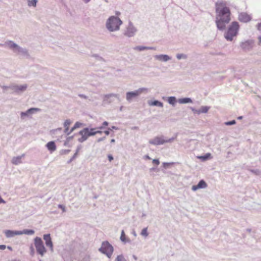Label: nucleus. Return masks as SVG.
Instances as JSON below:
<instances>
[{"label":"nucleus","instance_id":"nucleus-1","mask_svg":"<svg viewBox=\"0 0 261 261\" xmlns=\"http://www.w3.org/2000/svg\"><path fill=\"white\" fill-rule=\"evenodd\" d=\"M215 10L217 28L220 31H224L231 20L230 9L227 6L225 1H218L215 3Z\"/></svg>","mask_w":261,"mask_h":261},{"label":"nucleus","instance_id":"nucleus-2","mask_svg":"<svg viewBox=\"0 0 261 261\" xmlns=\"http://www.w3.org/2000/svg\"><path fill=\"white\" fill-rule=\"evenodd\" d=\"M122 24V21L119 17L112 16L107 20L106 27L110 32H114L118 31Z\"/></svg>","mask_w":261,"mask_h":261},{"label":"nucleus","instance_id":"nucleus-3","mask_svg":"<svg viewBox=\"0 0 261 261\" xmlns=\"http://www.w3.org/2000/svg\"><path fill=\"white\" fill-rule=\"evenodd\" d=\"M240 25L237 21H233L229 25L227 31L224 33V38L227 41H231L234 37L237 36Z\"/></svg>","mask_w":261,"mask_h":261},{"label":"nucleus","instance_id":"nucleus-4","mask_svg":"<svg viewBox=\"0 0 261 261\" xmlns=\"http://www.w3.org/2000/svg\"><path fill=\"white\" fill-rule=\"evenodd\" d=\"M177 135H176L175 137L167 139L163 135L158 136L154 137L153 139H150L149 140V143L155 146L161 145L167 143H170L175 139Z\"/></svg>","mask_w":261,"mask_h":261},{"label":"nucleus","instance_id":"nucleus-5","mask_svg":"<svg viewBox=\"0 0 261 261\" xmlns=\"http://www.w3.org/2000/svg\"><path fill=\"white\" fill-rule=\"evenodd\" d=\"M98 251L111 258L114 252V247L108 241H106L102 242Z\"/></svg>","mask_w":261,"mask_h":261},{"label":"nucleus","instance_id":"nucleus-6","mask_svg":"<svg viewBox=\"0 0 261 261\" xmlns=\"http://www.w3.org/2000/svg\"><path fill=\"white\" fill-rule=\"evenodd\" d=\"M143 92H147L148 89L146 88H141L134 91L128 92L126 93V99L129 102H130L133 99L137 97Z\"/></svg>","mask_w":261,"mask_h":261},{"label":"nucleus","instance_id":"nucleus-7","mask_svg":"<svg viewBox=\"0 0 261 261\" xmlns=\"http://www.w3.org/2000/svg\"><path fill=\"white\" fill-rule=\"evenodd\" d=\"M34 244L37 252L43 256L44 253L46 252V249L41 238L36 237L34 240Z\"/></svg>","mask_w":261,"mask_h":261},{"label":"nucleus","instance_id":"nucleus-8","mask_svg":"<svg viewBox=\"0 0 261 261\" xmlns=\"http://www.w3.org/2000/svg\"><path fill=\"white\" fill-rule=\"evenodd\" d=\"M94 135V128L85 127L83 128V142L86 141L89 137Z\"/></svg>","mask_w":261,"mask_h":261},{"label":"nucleus","instance_id":"nucleus-9","mask_svg":"<svg viewBox=\"0 0 261 261\" xmlns=\"http://www.w3.org/2000/svg\"><path fill=\"white\" fill-rule=\"evenodd\" d=\"M254 45V41L253 40H248L241 44V47L245 51L251 50Z\"/></svg>","mask_w":261,"mask_h":261},{"label":"nucleus","instance_id":"nucleus-10","mask_svg":"<svg viewBox=\"0 0 261 261\" xmlns=\"http://www.w3.org/2000/svg\"><path fill=\"white\" fill-rule=\"evenodd\" d=\"M137 32V29L134 26L132 22H129L126 30L124 33V35L131 37L135 35Z\"/></svg>","mask_w":261,"mask_h":261},{"label":"nucleus","instance_id":"nucleus-11","mask_svg":"<svg viewBox=\"0 0 261 261\" xmlns=\"http://www.w3.org/2000/svg\"><path fill=\"white\" fill-rule=\"evenodd\" d=\"M191 110L194 114L199 115L201 113H206L210 110V107L208 106H202L199 109H196L193 107H191Z\"/></svg>","mask_w":261,"mask_h":261},{"label":"nucleus","instance_id":"nucleus-12","mask_svg":"<svg viewBox=\"0 0 261 261\" xmlns=\"http://www.w3.org/2000/svg\"><path fill=\"white\" fill-rule=\"evenodd\" d=\"M238 19L241 22H248L251 20V17L247 13L242 12L239 14Z\"/></svg>","mask_w":261,"mask_h":261},{"label":"nucleus","instance_id":"nucleus-13","mask_svg":"<svg viewBox=\"0 0 261 261\" xmlns=\"http://www.w3.org/2000/svg\"><path fill=\"white\" fill-rule=\"evenodd\" d=\"M206 187L207 184L205 181L204 180L201 179L199 181L197 185H194L192 187V190L194 191H195L199 189L205 188Z\"/></svg>","mask_w":261,"mask_h":261},{"label":"nucleus","instance_id":"nucleus-14","mask_svg":"<svg viewBox=\"0 0 261 261\" xmlns=\"http://www.w3.org/2000/svg\"><path fill=\"white\" fill-rule=\"evenodd\" d=\"M43 239L45 241V244L46 246L50 248L51 251L53 250V244L51 240V238L49 234H44L43 236Z\"/></svg>","mask_w":261,"mask_h":261},{"label":"nucleus","instance_id":"nucleus-15","mask_svg":"<svg viewBox=\"0 0 261 261\" xmlns=\"http://www.w3.org/2000/svg\"><path fill=\"white\" fill-rule=\"evenodd\" d=\"M154 58L162 62H167L171 59V57L167 55H158L154 56Z\"/></svg>","mask_w":261,"mask_h":261},{"label":"nucleus","instance_id":"nucleus-16","mask_svg":"<svg viewBox=\"0 0 261 261\" xmlns=\"http://www.w3.org/2000/svg\"><path fill=\"white\" fill-rule=\"evenodd\" d=\"M46 146L47 148L48 149V150L51 153H52L53 152L55 151L57 148L56 145L54 141H50V142H48L46 144Z\"/></svg>","mask_w":261,"mask_h":261},{"label":"nucleus","instance_id":"nucleus-17","mask_svg":"<svg viewBox=\"0 0 261 261\" xmlns=\"http://www.w3.org/2000/svg\"><path fill=\"white\" fill-rule=\"evenodd\" d=\"M5 233L7 238L13 237L15 235L22 234L21 231H13L10 230H6Z\"/></svg>","mask_w":261,"mask_h":261},{"label":"nucleus","instance_id":"nucleus-18","mask_svg":"<svg viewBox=\"0 0 261 261\" xmlns=\"http://www.w3.org/2000/svg\"><path fill=\"white\" fill-rule=\"evenodd\" d=\"M148 105L150 106H157L159 107H163V103L158 100H154L153 101H148Z\"/></svg>","mask_w":261,"mask_h":261},{"label":"nucleus","instance_id":"nucleus-19","mask_svg":"<svg viewBox=\"0 0 261 261\" xmlns=\"http://www.w3.org/2000/svg\"><path fill=\"white\" fill-rule=\"evenodd\" d=\"M178 102L181 104L188 103L192 102V100L191 98H190L185 97V98H182L178 99Z\"/></svg>","mask_w":261,"mask_h":261},{"label":"nucleus","instance_id":"nucleus-20","mask_svg":"<svg viewBox=\"0 0 261 261\" xmlns=\"http://www.w3.org/2000/svg\"><path fill=\"white\" fill-rule=\"evenodd\" d=\"M12 163L14 165H18L21 163V156L14 157L12 160Z\"/></svg>","mask_w":261,"mask_h":261},{"label":"nucleus","instance_id":"nucleus-21","mask_svg":"<svg viewBox=\"0 0 261 261\" xmlns=\"http://www.w3.org/2000/svg\"><path fill=\"white\" fill-rule=\"evenodd\" d=\"M167 101L169 104L174 106L176 102V98L174 96H170L168 98Z\"/></svg>","mask_w":261,"mask_h":261},{"label":"nucleus","instance_id":"nucleus-22","mask_svg":"<svg viewBox=\"0 0 261 261\" xmlns=\"http://www.w3.org/2000/svg\"><path fill=\"white\" fill-rule=\"evenodd\" d=\"M211 156V154L210 153H207L204 155H201L198 156V159H200L202 161H206L207 160L209 159Z\"/></svg>","mask_w":261,"mask_h":261},{"label":"nucleus","instance_id":"nucleus-23","mask_svg":"<svg viewBox=\"0 0 261 261\" xmlns=\"http://www.w3.org/2000/svg\"><path fill=\"white\" fill-rule=\"evenodd\" d=\"M111 97H115L117 98L118 99H119V94L111 93V94L105 95V100H107V98H109Z\"/></svg>","mask_w":261,"mask_h":261},{"label":"nucleus","instance_id":"nucleus-24","mask_svg":"<svg viewBox=\"0 0 261 261\" xmlns=\"http://www.w3.org/2000/svg\"><path fill=\"white\" fill-rule=\"evenodd\" d=\"M70 124V122L69 120H66L64 124V125L65 127V133H67L68 134H69L68 129H69V126Z\"/></svg>","mask_w":261,"mask_h":261},{"label":"nucleus","instance_id":"nucleus-25","mask_svg":"<svg viewBox=\"0 0 261 261\" xmlns=\"http://www.w3.org/2000/svg\"><path fill=\"white\" fill-rule=\"evenodd\" d=\"M176 57L178 60H180L181 59H187L188 58V56L184 54H177Z\"/></svg>","mask_w":261,"mask_h":261},{"label":"nucleus","instance_id":"nucleus-26","mask_svg":"<svg viewBox=\"0 0 261 261\" xmlns=\"http://www.w3.org/2000/svg\"><path fill=\"white\" fill-rule=\"evenodd\" d=\"M141 235L143 237H144L145 238L147 237L148 236V233L147 232V227L144 228L141 232Z\"/></svg>","mask_w":261,"mask_h":261},{"label":"nucleus","instance_id":"nucleus-27","mask_svg":"<svg viewBox=\"0 0 261 261\" xmlns=\"http://www.w3.org/2000/svg\"><path fill=\"white\" fill-rule=\"evenodd\" d=\"M22 234H33L34 233V231L33 230H29V229H24L22 231H21Z\"/></svg>","mask_w":261,"mask_h":261},{"label":"nucleus","instance_id":"nucleus-28","mask_svg":"<svg viewBox=\"0 0 261 261\" xmlns=\"http://www.w3.org/2000/svg\"><path fill=\"white\" fill-rule=\"evenodd\" d=\"M115 261H126V260L122 254H120L117 255Z\"/></svg>","mask_w":261,"mask_h":261},{"label":"nucleus","instance_id":"nucleus-29","mask_svg":"<svg viewBox=\"0 0 261 261\" xmlns=\"http://www.w3.org/2000/svg\"><path fill=\"white\" fill-rule=\"evenodd\" d=\"M39 109H37V108H31V109H29L27 112L26 113H23L22 112L21 113V116H23V115H27L28 113H31L32 111H38Z\"/></svg>","mask_w":261,"mask_h":261},{"label":"nucleus","instance_id":"nucleus-30","mask_svg":"<svg viewBox=\"0 0 261 261\" xmlns=\"http://www.w3.org/2000/svg\"><path fill=\"white\" fill-rule=\"evenodd\" d=\"M92 56L93 57L95 58L96 59V60H97V61H103V62L105 61V60L103 59V58H102L101 57L99 56L98 55L93 54Z\"/></svg>","mask_w":261,"mask_h":261},{"label":"nucleus","instance_id":"nucleus-31","mask_svg":"<svg viewBox=\"0 0 261 261\" xmlns=\"http://www.w3.org/2000/svg\"><path fill=\"white\" fill-rule=\"evenodd\" d=\"M134 49L139 51H143L146 49V46H137L134 48Z\"/></svg>","mask_w":261,"mask_h":261},{"label":"nucleus","instance_id":"nucleus-32","mask_svg":"<svg viewBox=\"0 0 261 261\" xmlns=\"http://www.w3.org/2000/svg\"><path fill=\"white\" fill-rule=\"evenodd\" d=\"M37 0H32L28 1V5L29 6H34L35 7L37 4Z\"/></svg>","mask_w":261,"mask_h":261},{"label":"nucleus","instance_id":"nucleus-33","mask_svg":"<svg viewBox=\"0 0 261 261\" xmlns=\"http://www.w3.org/2000/svg\"><path fill=\"white\" fill-rule=\"evenodd\" d=\"M226 125H232L236 124V121L235 120H232L231 121H227L224 123Z\"/></svg>","mask_w":261,"mask_h":261},{"label":"nucleus","instance_id":"nucleus-34","mask_svg":"<svg viewBox=\"0 0 261 261\" xmlns=\"http://www.w3.org/2000/svg\"><path fill=\"white\" fill-rule=\"evenodd\" d=\"M126 238L124 230H122L121 236H120V240L122 242H124L125 241V239Z\"/></svg>","mask_w":261,"mask_h":261},{"label":"nucleus","instance_id":"nucleus-35","mask_svg":"<svg viewBox=\"0 0 261 261\" xmlns=\"http://www.w3.org/2000/svg\"><path fill=\"white\" fill-rule=\"evenodd\" d=\"M9 45H10V47L12 48H18V46L17 44L13 43L12 42H10L9 43Z\"/></svg>","mask_w":261,"mask_h":261},{"label":"nucleus","instance_id":"nucleus-36","mask_svg":"<svg viewBox=\"0 0 261 261\" xmlns=\"http://www.w3.org/2000/svg\"><path fill=\"white\" fill-rule=\"evenodd\" d=\"M81 125V124L80 123H76V124H75L74 127L72 128L71 131H73L74 129H75L77 127H80Z\"/></svg>","mask_w":261,"mask_h":261},{"label":"nucleus","instance_id":"nucleus-37","mask_svg":"<svg viewBox=\"0 0 261 261\" xmlns=\"http://www.w3.org/2000/svg\"><path fill=\"white\" fill-rule=\"evenodd\" d=\"M58 207L61 208L63 212H65L66 211L65 206L64 205H63L59 204L58 205Z\"/></svg>","mask_w":261,"mask_h":261},{"label":"nucleus","instance_id":"nucleus-38","mask_svg":"<svg viewBox=\"0 0 261 261\" xmlns=\"http://www.w3.org/2000/svg\"><path fill=\"white\" fill-rule=\"evenodd\" d=\"M152 163L156 165H159L160 164V161L158 159H153L152 160Z\"/></svg>","mask_w":261,"mask_h":261},{"label":"nucleus","instance_id":"nucleus-39","mask_svg":"<svg viewBox=\"0 0 261 261\" xmlns=\"http://www.w3.org/2000/svg\"><path fill=\"white\" fill-rule=\"evenodd\" d=\"M108 160H109V161L110 162H111L114 159V158H113V155H111V154H108Z\"/></svg>","mask_w":261,"mask_h":261},{"label":"nucleus","instance_id":"nucleus-40","mask_svg":"<svg viewBox=\"0 0 261 261\" xmlns=\"http://www.w3.org/2000/svg\"><path fill=\"white\" fill-rule=\"evenodd\" d=\"M94 133H95V135H96L97 134H102V132L100 130H96V128H94Z\"/></svg>","mask_w":261,"mask_h":261},{"label":"nucleus","instance_id":"nucleus-41","mask_svg":"<svg viewBox=\"0 0 261 261\" xmlns=\"http://www.w3.org/2000/svg\"><path fill=\"white\" fill-rule=\"evenodd\" d=\"M106 139V137H101V138H99L97 139V142H100L101 141H102L103 140H105Z\"/></svg>","mask_w":261,"mask_h":261},{"label":"nucleus","instance_id":"nucleus-42","mask_svg":"<svg viewBox=\"0 0 261 261\" xmlns=\"http://www.w3.org/2000/svg\"><path fill=\"white\" fill-rule=\"evenodd\" d=\"M27 88V86H20V87L19 88V89L21 91H23V90H25Z\"/></svg>","mask_w":261,"mask_h":261},{"label":"nucleus","instance_id":"nucleus-43","mask_svg":"<svg viewBox=\"0 0 261 261\" xmlns=\"http://www.w3.org/2000/svg\"><path fill=\"white\" fill-rule=\"evenodd\" d=\"M146 49L155 50L156 48L154 47L146 46Z\"/></svg>","mask_w":261,"mask_h":261},{"label":"nucleus","instance_id":"nucleus-44","mask_svg":"<svg viewBox=\"0 0 261 261\" xmlns=\"http://www.w3.org/2000/svg\"><path fill=\"white\" fill-rule=\"evenodd\" d=\"M110 128H109L108 130H106L105 131H104V133L106 135H109L110 134Z\"/></svg>","mask_w":261,"mask_h":261},{"label":"nucleus","instance_id":"nucleus-45","mask_svg":"<svg viewBox=\"0 0 261 261\" xmlns=\"http://www.w3.org/2000/svg\"><path fill=\"white\" fill-rule=\"evenodd\" d=\"M6 248V246L5 245H0V249L4 250Z\"/></svg>","mask_w":261,"mask_h":261},{"label":"nucleus","instance_id":"nucleus-46","mask_svg":"<svg viewBox=\"0 0 261 261\" xmlns=\"http://www.w3.org/2000/svg\"><path fill=\"white\" fill-rule=\"evenodd\" d=\"M124 243H130L131 242V241L129 239L126 238L125 241L124 242H123Z\"/></svg>","mask_w":261,"mask_h":261},{"label":"nucleus","instance_id":"nucleus-47","mask_svg":"<svg viewBox=\"0 0 261 261\" xmlns=\"http://www.w3.org/2000/svg\"><path fill=\"white\" fill-rule=\"evenodd\" d=\"M258 45L261 46V36H259L258 37Z\"/></svg>","mask_w":261,"mask_h":261},{"label":"nucleus","instance_id":"nucleus-48","mask_svg":"<svg viewBox=\"0 0 261 261\" xmlns=\"http://www.w3.org/2000/svg\"><path fill=\"white\" fill-rule=\"evenodd\" d=\"M257 28L258 30H261V22L257 24Z\"/></svg>","mask_w":261,"mask_h":261},{"label":"nucleus","instance_id":"nucleus-49","mask_svg":"<svg viewBox=\"0 0 261 261\" xmlns=\"http://www.w3.org/2000/svg\"><path fill=\"white\" fill-rule=\"evenodd\" d=\"M144 159H147V160H150L151 158L149 157V155H145L144 156Z\"/></svg>","mask_w":261,"mask_h":261},{"label":"nucleus","instance_id":"nucleus-50","mask_svg":"<svg viewBox=\"0 0 261 261\" xmlns=\"http://www.w3.org/2000/svg\"><path fill=\"white\" fill-rule=\"evenodd\" d=\"M109 124V123L107 122V121H104L102 123V125L104 126H107Z\"/></svg>","mask_w":261,"mask_h":261},{"label":"nucleus","instance_id":"nucleus-51","mask_svg":"<svg viewBox=\"0 0 261 261\" xmlns=\"http://www.w3.org/2000/svg\"><path fill=\"white\" fill-rule=\"evenodd\" d=\"M110 129H111L110 130H112V129H116V130H117V129H118V128L116 126H112L111 127V128H110Z\"/></svg>","mask_w":261,"mask_h":261},{"label":"nucleus","instance_id":"nucleus-52","mask_svg":"<svg viewBox=\"0 0 261 261\" xmlns=\"http://www.w3.org/2000/svg\"><path fill=\"white\" fill-rule=\"evenodd\" d=\"M57 130H61V128H58V129H54V130H51V133H54L55 131H56Z\"/></svg>","mask_w":261,"mask_h":261},{"label":"nucleus","instance_id":"nucleus-53","mask_svg":"<svg viewBox=\"0 0 261 261\" xmlns=\"http://www.w3.org/2000/svg\"><path fill=\"white\" fill-rule=\"evenodd\" d=\"M104 127H105V126L103 125H102L101 126L99 127L98 128L99 129H102L104 128Z\"/></svg>","mask_w":261,"mask_h":261},{"label":"nucleus","instance_id":"nucleus-54","mask_svg":"<svg viewBox=\"0 0 261 261\" xmlns=\"http://www.w3.org/2000/svg\"><path fill=\"white\" fill-rule=\"evenodd\" d=\"M116 15L117 16H119V15H120V12H118V11H116V13H115Z\"/></svg>","mask_w":261,"mask_h":261},{"label":"nucleus","instance_id":"nucleus-55","mask_svg":"<svg viewBox=\"0 0 261 261\" xmlns=\"http://www.w3.org/2000/svg\"><path fill=\"white\" fill-rule=\"evenodd\" d=\"M115 142V140L114 139H111V143H114Z\"/></svg>","mask_w":261,"mask_h":261},{"label":"nucleus","instance_id":"nucleus-56","mask_svg":"<svg viewBox=\"0 0 261 261\" xmlns=\"http://www.w3.org/2000/svg\"><path fill=\"white\" fill-rule=\"evenodd\" d=\"M85 3H89L91 0H83Z\"/></svg>","mask_w":261,"mask_h":261},{"label":"nucleus","instance_id":"nucleus-57","mask_svg":"<svg viewBox=\"0 0 261 261\" xmlns=\"http://www.w3.org/2000/svg\"><path fill=\"white\" fill-rule=\"evenodd\" d=\"M155 170V168H154V167H152V168H150V170L151 171H154Z\"/></svg>","mask_w":261,"mask_h":261},{"label":"nucleus","instance_id":"nucleus-58","mask_svg":"<svg viewBox=\"0 0 261 261\" xmlns=\"http://www.w3.org/2000/svg\"><path fill=\"white\" fill-rule=\"evenodd\" d=\"M5 202L4 200L0 197V203Z\"/></svg>","mask_w":261,"mask_h":261},{"label":"nucleus","instance_id":"nucleus-59","mask_svg":"<svg viewBox=\"0 0 261 261\" xmlns=\"http://www.w3.org/2000/svg\"><path fill=\"white\" fill-rule=\"evenodd\" d=\"M242 118H243V116H239V117H238V119H240V120L242 119Z\"/></svg>","mask_w":261,"mask_h":261},{"label":"nucleus","instance_id":"nucleus-60","mask_svg":"<svg viewBox=\"0 0 261 261\" xmlns=\"http://www.w3.org/2000/svg\"><path fill=\"white\" fill-rule=\"evenodd\" d=\"M247 231L250 232L251 231V229L248 228L246 229Z\"/></svg>","mask_w":261,"mask_h":261},{"label":"nucleus","instance_id":"nucleus-61","mask_svg":"<svg viewBox=\"0 0 261 261\" xmlns=\"http://www.w3.org/2000/svg\"><path fill=\"white\" fill-rule=\"evenodd\" d=\"M133 258H134L135 260H137V257L135 255H133Z\"/></svg>","mask_w":261,"mask_h":261},{"label":"nucleus","instance_id":"nucleus-62","mask_svg":"<svg viewBox=\"0 0 261 261\" xmlns=\"http://www.w3.org/2000/svg\"><path fill=\"white\" fill-rule=\"evenodd\" d=\"M254 172L256 173V174H258V172H259V171L258 170H256L255 171H254Z\"/></svg>","mask_w":261,"mask_h":261},{"label":"nucleus","instance_id":"nucleus-63","mask_svg":"<svg viewBox=\"0 0 261 261\" xmlns=\"http://www.w3.org/2000/svg\"><path fill=\"white\" fill-rule=\"evenodd\" d=\"M133 233V234H134L135 236H137V234H136V233L135 232V231H134Z\"/></svg>","mask_w":261,"mask_h":261},{"label":"nucleus","instance_id":"nucleus-64","mask_svg":"<svg viewBox=\"0 0 261 261\" xmlns=\"http://www.w3.org/2000/svg\"><path fill=\"white\" fill-rule=\"evenodd\" d=\"M8 248L9 249H10V250H12V248H11V247L8 246Z\"/></svg>","mask_w":261,"mask_h":261}]
</instances>
